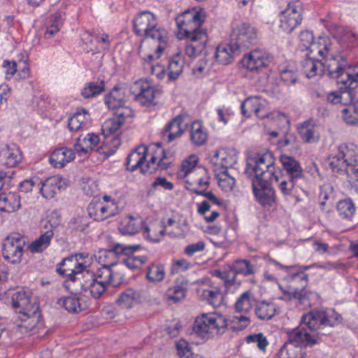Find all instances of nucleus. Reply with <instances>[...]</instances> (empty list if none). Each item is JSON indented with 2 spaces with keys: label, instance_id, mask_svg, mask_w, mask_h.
<instances>
[{
  "label": "nucleus",
  "instance_id": "f257e3e1",
  "mask_svg": "<svg viewBox=\"0 0 358 358\" xmlns=\"http://www.w3.org/2000/svg\"><path fill=\"white\" fill-rule=\"evenodd\" d=\"M147 152L148 148L144 145L138 146L131 152L127 158V169L134 171L140 169L144 174H152L157 169L166 170L171 164L169 157L159 145L156 146L151 158L145 164Z\"/></svg>",
  "mask_w": 358,
  "mask_h": 358
},
{
  "label": "nucleus",
  "instance_id": "f03ea898",
  "mask_svg": "<svg viewBox=\"0 0 358 358\" xmlns=\"http://www.w3.org/2000/svg\"><path fill=\"white\" fill-rule=\"evenodd\" d=\"M134 32L145 39H151L157 43V52L164 51L167 45V31L157 26L155 15L149 11L140 13L133 20Z\"/></svg>",
  "mask_w": 358,
  "mask_h": 358
},
{
  "label": "nucleus",
  "instance_id": "7ed1b4c3",
  "mask_svg": "<svg viewBox=\"0 0 358 358\" xmlns=\"http://www.w3.org/2000/svg\"><path fill=\"white\" fill-rule=\"evenodd\" d=\"M227 327V320L223 315L206 313L195 320L193 331L199 337L209 338L215 335L222 334Z\"/></svg>",
  "mask_w": 358,
  "mask_h": 358
},
{
  "label": "nucleus",
  "instance_id": "20e7f679",
  "mask_svg": "<svg viewBox=\"0 0 358 358\" xmlns=\"http://www.w3.org/2000/svg\"><path fill=\"white\" fill-rule=\"evenodd\" d=\"M307 321H304V315L301 317L299 325L294 329L287 331V341L294 345H300L304 348L307 346L312 347L319 342L323 333L317 331L312 324L309 325Z\"/></svg>",
  "mask_w": 358,
  "mask_h": 358
},
{
  "label": "nucleus",
  "instance_id": "39448f33",
  "mask_svg": "<svg viewBox=\"0 0 358 358\" xmlns=\"http://www.w3.org/2000/svg\"><path fill=\"white\" fill-rule=\"evenodd\" d=\"M254 273V266L248 260L239 259L236 261L233 266L227 265L222 270L213 271V275L223 280L226 292H229L231 287L235 285V279L238 273L249 275Z\"/></svg>",
  "mask_w": 358,
  "mask_h": 358
},
{
  "label": "nucleus",
  "instance_id": "423d86ee",
  "mask_svg": "<svg viewBox=\"0 0 358 358\" xmlns=\"http://www.w3.org/2000/svg\"><path fill=\"white\" fill-rule=\"evenodd\" d=\"M230 41L235 50L239 52L245 50L257 44L258 41L257 29L249 23H241L233 28Z\"/></svg>",
  "mask_w": 358,
  "mask_h": 358
},
{
  "label": "nucleus",
  "instance_id": "0eeeda50",
  "mask_svg": "<svg viewBox=\"0 0 358 358\" xmlns=\"http://www.w3.org/2000/svg\"><path fill=\"white\" fill-rule=\"evenodd\" d=\"M176 21L178 28V36L180 39L194 36L201 31H207L201 27L203 17L199 11L195 10L185 11L176 17Z\"/></svg>",
  "mask_w": 358,
  "mask_h": 358
},
{
  "label": "nucleus",
  "instance_id": "6e6552de",
  "mask_svg": "<svg viewBox=\"0 0 358 358\" xmlns=\"http://www.w3.org/2000/svg\"><path fill=\"white\" fill-rule=\"evenodd\" d=\"M323 59V73L327 71L329 76L337 78L338 80L343 78V71L349 65L346 52L334 50L332 48Z\"/></svg>",
  "mask_w": 358,
  "mask_h": 358
},
{
  "label": "nucleus",
  "instance_id": "1a4fd4ad",
  "mask_svg": "<svg viewBox=\"0 0 358 358\" xmlns=\"http://www.w3.org/2000/svg\"><path fill=\"white\" fill-rule=\"evenodd\" d=\"M342 316L334 309H326L313 310L304 314V321L313 327H315L317 331L324 327H334L341 324Z\"/></svg>",
  "mask_w": 358,
  "mask_h": 358
},
{
  "label": "nucleus",
  "instance_id": "9d476101",
  "mask_svg": "<svg viewBox=\"0 0 358 358\" xmlns=\"http://www.w3.org/2000/svg\"><path fill=\"white\" fill-rule=\"evenodd\" d=\"M255 164L252 171L255 179L252 181H273L277 175L275 160L271 153L258 155L254 159Z\"/></svg>",
  "mask_w": 358,
  "mask_h": 358
},
{
  "label": "nucleus",
  "instance_id": "9b49d317",
  "mask_svg": "<svg viewBox=\"0 0 358 358\" xmlns=\"http://www.w3.org/2000/svg\"><path fill=\"white\" fill-rule=\"evenodd\" d=\"M270 263L278 266L287 271V275L284 276V280L289 284V286L294 289V291L298 289L300 290L305 288L308 283V275L305 273L312 266H284L275 259H270Z\"/></svg>",
  "mask_w": 358,
  "mask_h": 358
},
{
  "label": "nucleus",
  "instance_id": "f8f14e48",
  "mask_svg": "<svg viewBox=\"0 0 358 358\" xmlns=\"http://www.w3.org/2000/svg\"><path fill=\"white\" fill-rule=\"evenodd\" d=\"M2 255L11 264H19L22 257V236L18 232L10 234L2 243Z\"/></svg>",
  "mask_w": 358,
  "mask_h": 358
},
{
  "label": "nucleus",
  "instance_id": "ddd939ff",
  "mask_svg": "<svg viewBox=\"0 0 358 358\" xmlns=\"http://www.w3.org/2000/svg\"><path fill=\"white\" fill-rule=\"evenodd\" d=\"M280 27L286 33H291L302 22V6L299 1L287 4L280 13Z\"/></svg>",
  "mask_w": 358,
  "mask_h": 358
},
{
  "label": "nucleus",
  "instance_id": "4468645a",
  "mask_svg": "<svg viewBox=\"0 0 358 358\" xmlns=\"http://www.w3.org/2000/svg\"><path fill=\"white\" fill-rule=\"evenodd\" d=\"M138 248V245L131 246L117 243L113 245L110 250H109V252L127 255V257L122 259L120 264L124 265L131 270H134L140 268L148 260L145 256H136L132 255V253Z\"/></svg>",
  "mask_w": 358,
  "mask_h": 358
},
{
  "label": "nucleus",
  "instance_id": "2eb2a0df",
  "mask_svg": "<svg viewBox=\"0 0 358 358\" xmlns=\"http://www.w3.org/2000/svg\"><path fill=\"white\" fill-rule=\"evenodd\" d=\"M40 317L41 312L36 297L24 296V329L26 332L31 334L38 323Z\"/></svg>",
  "mask_w": 358,
  "mask_h": 358
},
{
  "label": "nucleus",
  "instance_id": "dca6fc26",
  "mask_svg": "<svg viewBox=\"0 0 358 358\" xmlns=\"http://www.w3.org/2000/svg\"><path fill=\"white\" fill-rule=\"evenodd\" d=\"M134 99L143 106H149L153 103L157 90L148 81L139 80L131 87Z\"/></svg>",
  "mask_w": 358,
  "mask_h": 358
},
{
  "label": "nucleus",
  "instance_id": "f3484780",
  "mask_svg": "<svg viewBox=\"0 0 358 358\" xmlns=\"http://www.w3.org/2000/svg\"><path fill=\"white\" fill-rule=\"evenodd\" d=\"M117 266V264L102 265L95 273L91 272V276L108 287H117L123 280V275L115 270Z\"/></svg>",
  "mask_w": 358,
  "mask_h": 358
},
{
  "label": "nucleus",
  "instance_id": "a211bd4d",
  "mask_svg": "<svg viewBox=\"0 0 358 358\" xmlns=\"http://www.w3.org/2000/svg\"><path fill=\"white\" fill-rule=\"evenodd\" d=\"M272 181H252V192L256 200L263 206H271L275 203L276 196L271 187Z\"/></svg>",
  "mask_w": 358,
  "mask_h": 358
},
{
  "label": "nucleus",
  "instance_id": "6ab92c4d",
  "mask_svg": "<svg viewBox=\"0 0 358 358\" xmlns=\"http://www.w3.org/2000/svg\"><path fill=\"white\" fill-rule=\"evenodd\" d=\"M271 55L264 50L255 49L242 59L244 67L250 71H258L271 62Z\"/></svg>",
  "mask_w": 358,
  "mask_h": 358
},
{
  "label": "nucleus",
  "instance_id": "aec40b11",
  "mask_svg": "<svg viewBox=\"0 0 358 358\" xmlns=\"http://www.w3.org/2000/svg\"><path fill=\"white\" fill-rule=\"evenodd\" d=\"M88 215L96 221H103L118 213L115 202L110 203H90L87 207Z\"/></svg>",
  "mask_w": 358,
  "mask_h": 358
},
{
  "label": "nucleus",
  "instance_id": "412c9836",
  "mask_svg": "<svg viewBox=\"0 0 358 358\" xmlns=\"http://www.w3.org/2000/svg\"><path fill=\"white\" fill-rule=\"evenodd\" d=\"M241 111L242 114L247 117L255 115L260 118H264L268 114L265 101L257 96L245 99L241 103Z\"/></svg>",
  "mask_w": 358,
  "mask_h": 358
},
{
  "label": "nucleus",
  "instance_id": "4be33fe9",
  "mask_svg": "<svg viewBox=\"0 0 358 358\" xmlns=\"http://www.w3.org/2000/svg\"><path fill=\"white\" fill-rule=\"evenodd\" d=\"M66 187V182L64 178L59 176H54L41 182L40 193L44 198L50 199Z\"/></svg>",
  "mask_w": 358,
  "mask_h": 358
},
{
  "label": "nucleus",
  "instance_id": "5701e85b",
  "mask_svg": "<svg viewBox=\"0 0 358 358\" xmlns=\"http://www.w3.org/2000/svg\"><path fill=\"white\" fill-rule=\"evenodd\" d=\"M184 117L179 115L169 121L163 130V138L171 143L180 137L185 131Z\"/></svg>",
  "mask_w": 358,
  "mask_h": 358
},
{
  "label": "nucleus",
  "instance_id": "b1692460",
  "mask_svg": "<svg viewBox=\"0 0 358 358\" xmlns=\"http://www.w3.org/2000/svg\"><path fill=\"white\" fill-rule=\"evenodd\" d=\"M284 293L287 294L289 300H295L296 303L303 306V308L313 306L319 299L317 292L306 289V287L300 290L296 289L292 292L284 291Z\"/></svg>",
  "mask_w": 358,
  "mask_h": 358
},
{
  "label": "nucleus",
  "instance_id": "393cba45",
  "mask_svg": "<svg viewBox=\"0 0 358 358\" xmlns=\"http://www.w3.org/2000/svg\"><path fill=\"white\" fill-rule=\"evenodd\" d=\"M189 39V43L186 45L185 52L190 57H196L200 55L205 49L206 42L208 41L207 31H201L194 36H187Z\"/></svg>",
  "mask_w": 358,
  "mask_h": 358
},
{
  "label": "nucleus",
  "instance_id": "a878e982",
  "mask_svg": "<svg viewBox=\"0 0 358 358\" xmlns=\"http://www.w3.org/2000/svg\"><path fill=\"white\" fill-rule=\"evenodd\" d=\"M280 160L284 171L286 172V175H282L283 176L289 177L292 180H299L303 178V170L300 163L293 157L282 155L280 157Z\"/></svg>",
  "mask_w": 358,
  "mask_h": 358
},
{
  "label": "nucleus",
  "instance_id": "bb28decb",
  "mask_svg": "<svg viewBox=\"0 0 358 358\" xmlns=\"http://www.w3.org/2000/svg\"><path fill=\"white\" fill-rule=\"evenodd\" d=\"M99 137L93 133L81 134L76 138L74 149L80 156L88 154L98 145Z\"/></svg>",
  "mask_w": 358,
  "mask_h": 358
},
{
  "label": "nucleus",
  "instance_id": "cd10ccee",
  "mask_svg": "<svg viewBox=\"0 0 358 358\" xmlns=\"http://www.w3.org/2000/svg\"><path fill=\"white\" fill-rule=\"evenodd\" d=\"M166 225L159 220L150 222L142 228L143 236L152 242H159L165 234Z\"/></svg>",
  "mask_w": 358,
  "mask_h": 358
},
{
  "label": "nucleus",
  "instance_id": "c85d7f7f",
  "mask_svg": "<svg viewBox=\"0 0 358 358\" xmlns=\"http://www.w3.org/2000/svg\"><path fill=\"white\" fill-rule=\"evenodd\" d=\"M66 17L65 12L57 10L50 15L46 21V30L44 34L45 38H52L57 34L62 27Z\"/></svg>",
  "mask_w": 358,
  "mask_h": 358
},
{
  "label": "nucleus",
  "instance_id": "c756f323",
  "mask_svg": "<svg viewBox=\"0 0 358 358\" xmlns=\"http://www.w3.org/2000/svg\"><path fill=\"white\" fill-rule=\"evenodd\" d=\"M75 158L73 150L60 148L54 150L49 157L50 164L55 168H62Z\"/></svg>",
  "mask_w": 358,
  "mask_h": 358
},
{
  "label": "nucleus",
  "instance_id": "7c9ffc66",
  "mask_svg": "<svg viewBox=\"0 0 358 358\" xmlns=\"http://www.w3.org/2000/svg\"><path fill=\"white\" fill-rule=\"evenodd\" d=\"M143 227V222L140 217L127 216L119 223L118 229L122 234L134 235Z\"/></svg>",
  "mask_w": 358,
  "mask_h": 358
},
{
  "label": "nucleus",
  "instance_id": "2f4dec72",
  "mask_svg": "<svg viewBox=\"0 0 358 358\" xmlns=\"http://www.w3.org/2000/svg\"><path fill=\"white\" fill-rule=\"evenodd\" d=\"M64 282V287L70 293L77 295L83 292H87V273L80 275H72Z\"/></svg>",
  "mask_w": 358,
  "mask_h": 358
},
{
  "label": "nucleus",
  "instance_id": "473e14b6",
  "mask_svg": "<svg viewBox=\"0 0 358 358\" xmlns=\"http://www.w3.org/2000/svg\"><path fill=\"white\" fill-rule=\"evenodd\" d=\"M141 294L138 291L128 288L121 292L116 300L117 304L123 309H129L140 303Z\"/></svg>",
  "mask_w": 358,
  "mask_h": 358
},
{
  "label": "nucleus",
  "instance_id": "72a5a7b5",
  "mask_svg": "<svg viewBox=\"0 0 358 358\" xmlns=\"http://www.w3.org/2000/svg\"><path fill=\"white\" fill-rule=\"evenodd\" d=\"M83 263H78L75 257L72 255L64 258L59 263L57 271L62 275L71 276L72 275H80L82 273L80 269Z\"/></svg>",
  "mask_w": 358,
  "mask_h": 358
},
{
  "label": "nucleus",
  "instance_id": "f704fd0d",
  "mask_svg": "<svg viewBox=\"0 0 358 358\" xmlns=\"http://www.w3.org/2000/svg\"><path fill=\"white\" fill-rule=\"evenodd\" d=\"M185 65L184 59L181 53H176L169 59L168 64V80L175 81L182 73Z\"/></svg>",
  "mask_w": 358,
  "mask_h": 358
},
{
  "label": "nucleus",
  "instance_id": "c9c22d12",
  "mask_svg": "<svg viewBox=\"0 0 358 358\" xmlns=\"http://www.w3.org/2000/svg\"><path fill=\"white\" fill-rule=\"evenodd\" d=\"M307 57L301 61V70L307 78H313L317 75L323 73L322 62L316 59L309 55H306Z\"/></svg>",
  "mask_w": 358,
  "mask_h": 358
},
{
  "label": "nucleus",
  "instance_id": "e433bc0d",
  "mask_svg": "<svg viewBox=\"0 0 358 358\" xmlns=\"http://www.w3.org/2000/svg\"><path fill=\"white\" fill-rule=\"evenodd\" d=\"M257 301L251 292L245 291L237 298L234 303L235 310L237 313L247 314L252 308H255Z\"/></svg>",
  "mask_w": 358,
  "mask_h": 358
},
{
  "label": "nucleus",
  "instance_id": "4c0bfd02",
  "mask_svg": "<svg viewBox=\"0 0 358 358\" xmlns=\"http://www.w3.org/2000/svg\"><path fill=\"white\" fill-rule=\"evenodd\" d=\"M254 313L255 316L260 320H269L276 313V306L267 301H257Z\"/></svg>",
  "mask_w": 358,
  "mask_h": 358
},
{
  "label": "nucleus",
  "instance_id": "58836bf2",
  "mask_svg": "<svg viewBox=\"0 0 358 358\" xmlns=\"http://www.w3.org/2000/svg\"><path fill=\"white\" fill-rule=\"evenodd\" d=\"M21 152L15 146H6L0 151V162L7 167H14L21 160Z\"/></svg>",
  "mask_w": 358,
  "mask_h": 358
},
{
  "label": "nucleus",
  "instance_id": "ea45409f",
  "mask_svg": "<svg viewBox=\"0 0 358 358\" xmlns=\"http://www.w3.org/2000/svg\"><path fill=\"white\" fill-rule=\"evenodd\" d=\"M211 161L217 168L220 167L227 171V169L232 167L236 163L237 157L228 153L224 149H221L215 152Z\"/></svg>",
  "mask_w": 358,
  "mask_h": 358
},
{
  "label": "nucleus",
  "instance_id": "a19ab883",
  "mask_svg": "<svg viewBox=\"0 0 358 358\" xmlns=\"http://www.w3.org/2000/svg\"><path fill=\"white\" fill-rule=\"evenodd\" d=\"M21 206L20 196L15 193H0V210L12 213Z\"/></svg>",
  "mask_w": 358,
  "mask_h": 358
},
{
  "label": "nucleus",
  "instance_id": "79ce46f5",
  "mask_svg": "<svg viewBox=\"0 0 358 358\" xmlns=\"http://www.w3.org/2000/svg\"><path fill=\"white\" fill-rule=\"evenodd\" d=\"M331 49L332 47L328 38L319 37L317 41H313L306 50L308 51L306 55H309L310 57L315 58V56L318 55L324 59Z\"/></svg>",
  "mask_w": 358,
  "mask_h": 358
},
{
  "label": "nucleus",
  "instance_id": "37998d69",
  "mask_svg": "<svg viewBox=\"0 0 358 358\" xmlns=\"http://www.w3.org/2000/svg\"><path fill=\"white\" fill-rule=\"evenodd\" d=\"M233 46L230 41L229 43L221 44L217 47L215 57L217 62L223 65L231 62L234 55L240 52L238 50H235Z\"/></svg>",
  "mask_w": 358,
  "mask_h": 358
},
{
  "label": "nucleus",
  "instance_id": "c03bdc74",
  "mask_svg": "<svg viewBox=\"0 0 358 358\" xmlns=\"http://www.w3.org/2000/svg\"><path fill=\"white\" fill-rule=\"evenodd\" d=\"M338 151L345 160L347 166L358 165V147L353 143H343L338 147Z\"/></svg>",
  "mask_w": 358,
  "mask_h": 358
},
{
  "label": "nucleus",
  "instance_id": "a18cd8bd",
  "mask_svg": "<svg viewBox=\"0 0 358 358\" xmlns=\"http://www.w3.org/2000/svg\"><path fill=\"white\" fill-rule=\"evenodd\" d=\"M298 131L301 138L306 143H315L319 139L316 126L312 120H307L301 123L298 127Z\"/></svg>",
  "mask_w": 358,
  "mask_h": 358
},
{
  "label": "nucleus",
  "instance_id": "49530a36",
  "mask_svg": "<svg viewBox=\"0 0 358 358\" xmlns=\"http://www.w3.org/2000/svg\"><path fill=\"white\" fill-rule=\"evenodd\" d=\"M306 352L300 345L285 342L277 354L278 358H306Z\"/></svg>",
  "mask_w": 358,
  "mask_h": 358
},
{
  "label": "nucleus",
  "instance_id": "de8ad7c7",
  "mask_svg": "<svg viewBox=\"0 0 358 358\" xmlns=\"http://www.w3.org/2000/svg\"><path fill=\"white\" fill-rule=\"evenodd\" d=\"M341 89H344V90L329 92L326 96L327 101L333 104L342 103L347 105L351 103L355 99L354 92L345 89L344 86L341 87Z\"/></svg>",
  "mask_w": 358,
  "mask_h": 358
},
{
  "label": "nucleus",
  "instance_id": "09e8293b",
  "mask_svg": "<svg viewBox=\"0 0 358 358\" xmlns=\"http://www.w3.org/2000/svg\"><path fill=\"white\" fill-rule=\"evenodd\" d=\"M197 163L198 157L196 155H191L184 160L178 171L179 177H187V182H189V179H194V176H200V173L194 171Z\"/></svg>",
  "mask_w": 358,
  "mask_h": 358
},
{
  "label": "nucleus",
  "instance_id": "8fccbe9b",
  "mask_svg": "<svg viewBox=\"0 0 358 358\" xmlns=\"http://www.w3.org/2000/svg\"><path fill=\"white\" fill-rule=\"evenodd\" d=\"M105 104L110 110L121 106L125 103V89L114 87L111 92L106 96Z\"/></svg>",
  "mask_w": 358,
  "mask_h": 358
},
{
  "label": "nucleus",
  "instance_id": "3c124183",
  "mask_svg": "<svg viewBox=\"0 0 358 358\" xmlns=\"http://www.w3.org/2000/svg\"><path fill=\"white\" fill-rule=\"evenodd\" d=\"M87 292L95 299L101 298L109 287L91 276V272L87 271Z\"/></svg>",
  "mask_w": 358,
  "mask_h": 358
},
{
  "label": "nucleus",
  "instance_id": "603ef678",
  "mask_svg": "<svg viewBox=\"0 0 358 358\" xmlns=\"http://www.w3.org/2000/svg\"><path fill=\"white\" fill-rule=\"evenodd\" d=\"M54 233L52 230H47L42 234L37 239L31 242L27 249L31 253H40L45 250L50 244Z\"/></svg>",
  "mask_w": 358,
  "mask_h": 358
},
{
  "label": "nucleus",
  "instance_id": "864d4df0",
  "mask_svg": "<svg viewBox=\"0 0 358 358\" xmlns=\"http://www.w3.org/2000/svg\"><path fill=\"white\" fill-rule=\"evenodd\" d=\"M199 293L202 300L206 301L213 307L219 306L222 303V294L220 289L217 287L200 289Z\"/></svg>",
  "mask_w": 358,
  "mask_h": 358
},
{
  "label": "nucleus",
  "instance_id": "5fc2aeb1",
  "mask_svg": "<svg viewBox=\"0 0 358 358\" xmlns=\"http://www.w3.org/2000/svg\"><path fill=\"white\" fill-rule=\"evenodd\" d=\"M166 275L164 266L160 263H152L146 268V279L152 283L162 282Z\"/></svg>",
  "mask_w": 358,
  "mask_h": 358
},
{
  "label": "nucleus",
  "instance_id": "6e6d98bb",
  "mask_svg": "<svg viewBox=\"0 0 358 358\" xmlns=\"http://www.w3.org/2000/svg\"><path fill=\"white\" fill-rule=\"evenodd\" d=\"M208 138V134L203 126L199 121H194L191 125L190 140L197 146L203 145Z\"/></svg>",
  "mask_w": 358,
  "mask_h": 358
},
{
  "label": "nucleus",
  "instance_id": "4d7b16f0",
  "mask_svg": "<svg viewBox=\"0 0 358 358\" xmlns=\"http://www.w3.org/2000/svg\"><path fill=\"white\" fill-rule=\"evenodd\" d=\"M348 67L345 78L337 80V83H342L345 89L354 92L358 85V65L352 66L349 64Z\"/></svg>",
  "mask_w": 358,
  "mask_h": 358
},
{
  "label": "nucleus",
  "instance_id": "13d9d810",
  "mask_svg": "<svg viewBox=\"0 0 358 358\" xmlns=\"http://www.w3.org/2000/svg\"><path fill=\"white\" fill-rule=\"evenodd\" d=\"M105 90V82L103 80L97 79L86 83L81 90V95L85 99L94 97Z\"/></svg>",
  "mask_w": 358,
  "mask_h": 358
},
{
  "label": "nucleus",
  "instance_id": "bf43d9fd",
  "mask_svg": "<svg viewBox=\"0 0 358 358\" xmlns=\"http://www.w3.org/2000/svg\"><path fill=\"white\" fill-rule=\"evenodd\" d=\"M339 216L344 220H351L355 215L356 208L352 200L350 198L340 200L336 205Z\"/></svg>",
  "mask_w": 358,
  "mask_h": 358
},
{
  "label": "nucleus",
  "instance_id": "052dcab7",
  "mask_svg": "<svg viewBox=\"0 0 358 358\" xmlns=\"http://www.w3.org/2000/svg\"><path fill=\"white\" fill-rule=\"evenodd\" d=\"M88 120L89 115L86 110L83 109V112L78 111L69 119V129L72 131H78L86 127Z\"/></svg>",
  "mask_w": 358,
  "mask_h": 358
},
{
  "label": "nucleus",
  "instance_id": "680f3d73",
  "mask_svg": "<svg viewBox=\"0 0 358 358\" xmlns=\"http://www.w3.org/2000/svg\"><path fill=\"white\" fill-rule=\"evenodd\" d=\"M58 304L63 306L66 310L71 313H78L85 308V306L80 303V298L74 294L59 299Z\"/></svg>",
  "mask_w": 358,
  "mask_h": 358
},
{
  "label": "nucleus",
  "instance_id": "e2e57ef3",
  "mask_svg": "<svg viewBox=\"0 0 358 358\" xmlns=\"http://www.w3.org/2000/svg\"><path fill=\"white\" fill-rule=\"evenodd\" d=\"M334 198V190L331 184L325 183L320 186L318 200L320 206L324 209L326 205H331Z\"/></svg>",
  "mask_w": 358,
  "mask_h": 358
},
{
  "label": "nucleus",
  "instance_id": "0e129e2a",
  "mask_svg": "<svg viewBox=\"0 0 358 358\" xmlns=\"http://www.w3.org/2000/svg\"><path fill=\"white\" fill-rule=\"evenodd\" d=\"M274 180L278 182V189L280 193L284 196H291L293 194V191L294 189L295 184L298 181V180H292L287 176H281L278 177V175L275 176Z\"/></svg>",
  "mask_w": 358,
  "mask_h": 358
},
{
  "label": "nucleus",
  "instance_id": "69168bd1",
  "mask_svg": "<svg viewBox=\"0 0 358 358\" xmlns=\"http://www.w3.org/2000/svg\"><path fill=\"white\" fill-rule=\"evenodd\" d=\"M228 327L234 331H241L251 322L250 318L246 315H234L228 320Z\"/></svg>",
  "mask_w": 358,
  "mask_h": 358
},
{
  "label": "nucleus",
  "instance_id": "338daca9",
  "mask_svg": "<svg viewBox=\"0 0 358 358\" xmlns=\"http://www.w3.org/2000/svg\"><path fill=\"white\" fill-rule=\"evenodd\" d=\"M217 183L219 187L224 192L232 190L235 185V179L230 176L227 170L221 171L217 174Z\"/></svg>",
  "mask_w": 358,
  "mask_h": 358
},
{
  "label": "nucleus",
  "instance_id": "774afa93",
  "mask_svg": "<svg viewBox=\"0 0 358 358\" xmlns=\"http://www.w3.org/2000/svg\"><path fill=\"white\" fill-rule=\"evenodd\" d=\"M343 117L348 124L358 123V101L353 106H350L342 110Z\"/></svg>",
  "mask_w": 358,
  "mask_h": 358
}]
</instances>
